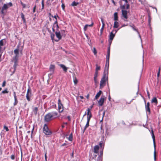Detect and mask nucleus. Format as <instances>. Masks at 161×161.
<instances>
[{"label": "nucleus", "instance_id": "obj_1", "mask_svg": "<svg viewBox=\"0 0 161 161\" xmlns=\"http://www.w3.org/2000/svg\"><path fill=\"white\" fill-rule=\"evenodd\" d=\"M109 67L105 64L103 75L100 82V88H103L105 85L106 81L108 80V75Z\"/></svg>", "mask_w": 161, "mask_h": 161}, {"label": "nucleus", "instance_id": "obj_2", "mask_svg": "<svg viewBox=\"0 0 161 161\" xmlns=\"http://www.w3.org/2000/svg\"><path fill=\"white\" fill-rule=\"evenodd\" d=\"M58 113L56 112L53 111L46 114L44 117L45 121L48 122L55 119L58 117Z\"/></svg>", "mask_w": 161, "mask_h": 161}, {"label": "nucleus", "instance_id": "obj_3", "mask_svg": "<svg viewBox=\"0 0 161 161\" xmlns=\"http://www.w3.org/2000/svg\"><path fill=\"white\" fill-rule=\"evenodd\" d=\"M44 133L46 135H51L52 132L49 129L47 125L45 124L42 129Z\"/></svg>", "mask_w": 161, "mask_h": 161}, {"label": "nucleus", "instance_id": "obj_4", "mask_svg": "<svg viewBox=\"0 0 161 161\" xmlns=\"http://www.w3.org/2000/svg\"><path fill=\"white\" fill-rule=\"evenodd\" d=\"M151 134L152 136V137L153 139V143L154 144V161L156 160V145L155 142V137L153 131V130H151Z\"/></svg>", "mask_w": 161, "mask_h": 161}, {"label": "nucleus", "instance_id": "obj_5", "mask_svg": "<svg viewBox=\"0 0 161 161\" xmlns=\"http://www.w3.org/2000/svg\"><path fill=\"white\" fill-rule=\"evenodd\" d=\"M128 0H121L120 2V4L122 6L123 8L126 9H128L129 5L127 3Z\"/></svg>", "mask_w": 161, "mask_h": 161}, {"label": "nucleus", "instance_id": "obj_6", "mask_svg": "<svg viewBox=\"0 0 161 161\" xmlns=\"http://www.w3.org/2000/svg\"><path fill=\"white\" fill-rule=\"evenodd\" d=\"M110 53V46H109L108 48L107 55L106 56V64L107 66H109V61Z\"/></svg>", "mask_w": 161, "mask_h": 161}, {"label": "nucleus", "instance_id": "obj_7", "mask_svg": "<svg viewBox=\"0 0 161 161\" xmlns=\"http://www.w3.org/2000/svg\"><path fill=\"white\" fill-rule=\"evenodd\" d=\"M122 19H123L124 21H128V16H127V12L126 10H122Z\"/></svg>", "mask_w": 161, "mask_h": 161}, {"label": "nucleus", "instance_id": "obj_8", "mask_svg": "<svg viewBox=\"0 0 161 161\" xmlns=\"http://www.w3.org/2000/svg\"><path fill=\"white\" fill-rule=\"evenodd\" d=\"M6 41L5 39H2L0 41V53H2L4 50L5 48H3V46L4 45V43H5Z\"/></svg>", "mask_w": 161, "mask_h": 161}, {"label": "nucleus", "instance_id": "obj_9", "mask_svg": "<svg viewBox=\"0 0 161 161\" xmlns=\"http://www.w3.org/2000/svg\"><path fill=\"white\" fill-rule=\"evenodd\" d=\"M18 57H19V56H15L13 58L12 61H14V71H15V70H16V67L18 65L17 62H18Z\"/></svg>", "mask_w": 161, "mask_h": 161}, {"label": "nucleus", "instance_id": "obj_10", "mask_svg": "<svg viewBox=\"0 0 161 161\" xmlns=\"http://www.w3.org/2000/svg\"><path fill=\"white\" fill-rule=\"evenodd\" d=\"M63 106L61 102V100L59 99L58 100V109L59 112H62L63 111Z\"/></svg>", "mask_w": 161, "mask_h": 161}, {"label": "nucleus", "instance_id": "obj_11", "mask_svg": "<svg viewBox=\"0 0 161 161\" xmlns=\"http://www.w3.org/2000/svg\"><path fill=\"white\" fill-rule=\"evenodd\" d=\"M31 90L30 87H29L28 89L26 96V98L28 101H30L31 100L30 98V97L31 96Z\"/></svg>", "mask_w": 161, "mask_h": 161}, {"label": "nucleus", "instance_id": "obj_12", "mask_svg": "<svg viewBox=\"0 0 161 161\" xmlns=\"http://www.w3.org/2000/svg\"><path fill=\"white\" fill-rule=\"evenodd\" d=\"M144 99L145 103V108L146 112H148V113L149 114H150L151 113L150 110V107H149L150 103L149 102H148L146 104V100L145 99Z\"/></svg>", "mask_w": 161, "mask_h": 161}, {"label": "nucleus", "instance_id": "obj_13", "mask_svg": "<svg viewBox=\"0 0 161 161\" xmlns=\"http://www.w3.org/2000/svg\"><path fill=\"white\" fill-rule=\"evenodd\" d=\"M47 31L49 32H51V31L48 28V26L47 25H45L43 27L42 31L43 34L45 35L46 32V31Z\"/></svg>", "mask_w": 161, "mask_h": 161}, {"label": "nucleus", "instance_id": "obj_14", "mask_svg": "<svg viewBox=\"0 0 161 161\" xmlns=\"http://www.w3.org/2000/svg\"><path fill=\"white\" fill-rule=\"evenodd\" d=\"M56 36V37L58 38V39L57 40H55L56 42H58L62 38V36L61 35L59 31H56L55 32Z\"/></svg>", "mask_w": 161, "mask_h": 161}, {"label": "nucleus", "instance_id": "obj_15", "mask_svg": "<svg viewBox=\"0 0 161 161\" xmlns=\"http://www.w3.org/2000/svg\"><path fill=\"white\" fill-rule=\"evenodd\" d=\"M104 101V98L103 97H101L100 100L98 101V104L99 106H101L103 104Z\"/></svg>", "mask_w": 161, "mask_h": 161}, {"label": "nucleus", "instance_id": "obj_16", "mask_svg": "<svg viewBox=\"0 0 161 161\" xmlns=\"http://www.w3.org/2000/svg\"><path fill=\"white\" fill-rule=\"evenodd\" d=\"M114 32V30H113L112 31V32H110L109 34V39L111 41H112L114 37L115 36V33L113 34V32Z\"/></svg>", "mask_w": 161, "mask_h": 161}, {"label": "nucleus", "instance_id": "obj_17", "mask_svg": "<svg viewBox=\"0 0 161 161\" xmlns=\"http://www.w3.org/2000/svg\"><path fill=\"white\" fill-rule=\"evenodd\" d=\"M19 45L17 46L16 48L15 49L14 51V53L15 55V56H19Z\"/></svg>", "mask_w": 161, "mask_h": 161}, {"label": "nucleus", "instance_id": "obj_18", "mask_svg": "<svg viewBox=\"0 0 161 161\" xmlns=\"http://www.w3.org/2000/svg\"><path fill=\"white\" fill-rule=\"evenodd\" d=\"M53 27L57 31H58L59 26L58 24L57 21V20L55 21L53 25Z\"/></svg>", "mask_w": 161, "mask_h": 161}, {"label": "nucleus", "instance_id": "obj_19", "mask_svg": "<svg viewBox=\"0 0 161 161\" xmlns=\"http://www.w3.org/2000/svg\"><path fill=\"white\" fill-rule=\"evenodd\" d=\"M99 146L98 145H96L94 147V153H97L98 152Z\"/></svg>", "mask_w": 161, "mask_h": 161}, {"label": "nucleus", "instance_id": "obj_20", "mask_svg": "<svg viewBox=\"0 0 161 161\" xmlns=\"http://www.w3.org/2000/svg\"><path fill=\"white\" fill-rule=\"evenodd\" d=\"M101 21L102 23V25L101 28L100 29V33L102 34L103 33V29L105 26V24L103 21V19L102 18H101Z\"/></svg>", "mask_w": 161, "mask_h": 161}, {"label": "nucleus", "instance_id": "obj_21", "mask_svg": "<svg viewBox=\"0 0 161 161\" xmlns=\"http://www.w3.org/2000/svg\"><path fill=\"white\" fill-rule=\"evenodd\" d=\"M59 66L63 69V70L64 71L66 72L67 71L68 68H67L63 64H59Z\"/></svg>", "mask_w": 161, "mask_h": 161}, {"label": "nucleus", "instance_id": "obj_22", "mask_svg": "<svg viewBox=\"0 0 161 161\" xmlns=\"http://www.w3.org/2000/svg\"><path fill=\"white\" fill-rule=\"evenodd\" d=\"M93 25V23L91 24L90 25H87V24L86 25H85V26L84 27V28H83L84 31H86V30L87 29V28L88 26L91 27V26H92Z\"/></svg>", "mask_w": 161, "mask_h": 161}, {"label": "nucleus", "instance_id": "obj_23", "mask_svg": "<svg viewBox=\"0 0 161 161\" xmlns=\"http://www.w3.org/2000/svg\"><path fill=\"white\" fill-rule=\"evenodd\" d=\"M54 68L55 66L54 65H51L49 67L50 71H51L52 73H53L54 71Z\"/></svg>", "mask_w": 161, "mask_h": 161}, {"label": "nucleus", "instance_id": "obj_24", "mask_svg": "<svg viewBox=\"0 0 161 161\" xmlns=\"http://www.w3.org/2000/svg\"><path fill=\"white\" fill-rule=\"evenodd\" d=\"M102 93L101 91H99V92L96 94L95 96V99H97L100 96Z\"/></svg>", "mask_w": 161, "mask_h": 161}, {"label": "nucleus", "instance_id": "obj_25", "mask_svg": "<svg viewBox=\"0 0 161 161\" xmlns=\"http://www.w3.org/2000/svg\"><path fill=\"white\" fill-rule=\"evenodd\" d=\"M89 122H90V121H88V120L87 121V122H86V125L85 126L84 128V129H83V133L84 132L86 129L89 126Z\"/></svg>", "mask_w": 161, "mask_h": 161}, {"label": "nucleus", "instance_id": "obj_26", "mask_svg": "<svg viewBox=\"0 0 161 161\" xmlns=\"http://www.w3.org/2000/svg\"><path fill=\"white\" fill-rule=\"evenodd\" d=\"M119 23L117 21H115L114 23V28H117L119 27Z\"/></svg>", "mask_w": 161, "mask_h": 161}, {"label": "nucleus", "instance_id": "obj_27", "mask_svg": "<svg viewBox=\"0 0 161 161\" xmlns=\"http://www.w3.org/2000/svg\"><path fill=\"white\" fill-rule=\"evenodd\" d=\"M114 20L115 21H117L118 20V13L115 12L114 14Z\"/></svg>", "mask_w": 161, "mask_h": 161}, {"label": "nucleus", "instance_id": "obj_28", "mask_svg": "<svg viewBox=\"0 0 161 161\" xmlns=\"http://www.w3.org/2000/svg\"><path fill=\"white\" fill-rule=\"evenodd\" d=\"M38 108L37 107H35L33 109V112L35 115H36L37 114Z\"/></svg>", "mask_w": 161, "mask_h": 161}, {"label": "nucleus", "instance_id": "obj_29", "mask_svg": "<svg viewBox=\"0 0 161 161\" xmlns=\"http://www.w3.org/2000/svg\"><path fill=\"white\" fill-rule=\"evenodd\" d=\"M151 102L152 103H155L156 104H157L158 103L156 97H153L151 100Z\"/></svg>", "mask_w": 161, "mask_h": 161}, {"label": "nucleus", "instance_id": "obj_30", "mask_svg": "<svg viewBox=\"0 0 161 161\" xmlns=\"http://www.w3.org/2000/svg\"><path fill=\"white\" fill-rule=\"evenodd\" d=\"M21 18H22V20L23 21V22L24 23H25L26 20H25V19L24 17V14H23V13H21Z\"/></svg>", "mask_w": 161, "mask_h": 161}, {"label": "nucleus", "instance_id": "obj_31", "mask_svg": "<svg viewBox=\"0 0 161 161\" xmlns=\"http://www.w3.org/2000/svg\"><path fill=\"white\" fill-rule=\"evenodd\" d=\"M100 155L98 157V158L99 159L101 160L102 159V157L103 155V149L102 151H100Z\"/></svg>", "mask_w": 161, "mask_h": 161}, {"label": "nucleus", "instance_id": "obj_32", "mask_svg": "<svg viewBox=\"0 0 161 161\" xmlns=\"http://www.w3.org/2000/svg\"><path fill=\"white\" fill-rule=\"evenodd\" d=\"M68 139V140L69 141H72V140H73V135H72V133H71L69 135V136Z\"/></svg>", "mask_w": 161, "mask_h": 161}, {"label": "nucleus", "instance_id": "obj_33", "mask_svg": "<svg viewBox=\"0 0 161 161\" xmlns=\"http://www.w3.org/2000/svg\"><path fill=\"white\" fill-rule=\"evenodd\" d=\"M79 4L78 2H76L75 1H73L71 4V5L72 6H77Z\"/></svg>", "mask_w": 161, "mask_h": 161}, {"label": "nucleus", "instance_id": "obj_34", "mask_svg": "<svg viewBox=\"0 0 161 161\" xmlns=\"http://www.w3.org/2000/svg\"><path fill=\"white\" fill-rule=\"evenodd\" d=\"M50 33H51V39L52 40V41H55V40L54 39V37H55L54 34L53 33H52L51 32Z\"/></svg>", "mask_w": 161, "mask_h": 161}, {"label": "nucleus", "instance_id": "obj_35", "mask_svg": "<svg viewBox=\"0 0 161 161\" xmlns=\"http://www.w3.org/2000/svg\"><path fill=\"white\" fill-rule=\"evenodd\" d=\"M100 69V67L98 66L97 64L96 65V72H98V71Z\"/></svg>", "mask_w": 161, "mask_h": 161}, {"label": "nucleus", "instance_id": "obj_36", "mask_svg": "<svg viewBox=\"0 0 161 161\" xmlns=\"http://www.w3.org/2000/svg\"><path fill=\"white\" fill-rule=\"evenodd\" d=\"M92 117V114H90V115H87V120L90 121Z\"/></svg>", "mask_w": 161, "mask_h": 161}, {"label": "nucleus", "instance_id": "obj_37", "mask_svg": "<svg viewBox=\"0 0 161 161\" xmlns=\"http://www.w3.org/2000/svg\"><path fill=\"white\" fill-rule=\"evenodd\" d=\"M74 82L75 84H76L78 83V80L76 77H74Z\"/></svg>", "mask_w": 161, "mask_h": 161}, {"label": "nucleus", "instance_id": "obj_38", "mask_svg": "<svg viewBox=\"0 0 161 161\" xmlns=\"http://www.w3.org/2000/svg\"><path fill=\"white\" fill-rule=\"evenodd\" d=\"M50 16H51L52 17H53V18H55L56 19V20H57V17L59 18L58 16V15L57 14H56V15H55L54 16H53V15H52L51 14H50Z\"/></svg>", "mask_w": 161, "mask_h": 161}, {"label": "nucleus", "instance_id": "obj_39", "mask_svg": "<svg viewBox=\"0 0 161 161\" xmlns=\"http://www.w3.org/2000/svg\"><path fill=\"white\" fill-rule=\"evenodd\" d=\"M14 105L15 106V105H16L18 103V101L17 100V98H14Z\"/></svg>", "mask_w": 161, "mask_h": 161}, {"label": "nucleus", "instance_id": "obj_40", "mask_svg": "<svg viewBox=\"0 0 161 161\" xmlns=\"http://www.w3.org/2000/svg\"><path fill=\"white\" fill-rule=\"evenodd\" d=\"M130 27H131L134 31L138 32L135 26L134 25H130Z\"/></svg>", "mask_w": 161, "mask_h": 161}, {"label": "nucleus", "instance_id": "obj_41", "mask_svg": "<svg viewBox=\"0 0 161 161\" xmlns=\"http://www.w3.org/2000/svg\"><path fill=\"white\" fill-rule=\"evenodd\" d=\"M20 3L22 6L23 8H24L26 7V5L23 3L21 1H20Z\"/></svg>", "mask_w": 161, "mask_h": 161}, {"label": "nucleus", "instance_id": "obj_42", "mask_svg": "<svg viewBox=\"0 0 161 161\" xmlns=\"http://www.w3.org/2000/svg\"><path fill=\"white\" fill-rule=\"evenodd\" d=\"M2 93H8V91H7V89H6L2 91Z\"/></svg>", "mask_w": 161, "mask_h": 161}, {"label": "nucleus", "instance_id": "obj_43", "mask_svg": "<svg viewBox=\"0 0 161 161\" xmlns=\"http://www.w3.org/2000/svg\"><path fill=\"white\" fill-rule=\"evenodd\" d=\"M42 9H43L44 8V0H42Z\"/></svg>", "mask_w": 161, "mask_h": 161}, {"label": "nucleus", "instance_id": "obj_44", "mask_svg": "<svg viewBox=\"0 0 161 161\" xmlns=\"http://www.w3.org/2000/svg\"><path fill=\"white\" fill-rule=\"evenodd\" d=\"M87 115H90V114H92L90 112V109L89 108H88V109L87 110Z\"/></svg>", "mask_w": 161, "mask_h": 161}, {"label": "nucleus", "instance_id": "obj_45", "mask_svg": "<svg viewBox=\"0 0 161 161\" xmlns=\"http://www.w3.org/2000/svg\"><path fill=\"white\" fill-rule=\"evenodd\" d=\"M97 75H98V72H95V73L94 75V77H95V78H97Z\"/></svg>", "mask_w": 161, "mask_h": 161}, {"label": "nucleus", "instance_id": "obj_46", "mask_svg": "<svg viewBox=\"0 0 161 161\" xmlns=\"http://www.w3.org/2000/svg\"><path fill=\"white\" fill-rule=\"evenodd\" d=\"M93 52L95 55L97 53V51L96 48L94 47L93 48Z\"/></svg>", "mask_w": 161, "mask_h": 161}, {"label": "nucleus", "instance_id": "obj_47", "mask_svg": "<svg viewBox=\"0 0 161 161\" xmlns=\"http://www.w3.org/2000/svg\"><path fill=\"white\" fill-rule=\"evenodd\" d=\"M11 159L12 160H14L15 159V157L14 154L12 155L11 156Z\"/></svg>", "mask_w": 161, "mask_h": 161}, {"label": "nucleus", "instance_id": "obj_48", "mask_svg": "<svg viewBox=\"0 0 161 161\" xmlns=\"http://www.w3.org/2000/svg\"><path fill=\"white\" fill-rule=\"evenodd\" d=\"M4 129H5L7 131H8L9 130V129L8 127L5 125L4 127Z\"/></svg>", "mask_w": 161, "mask_h": 161}, {"label": "nucleus", "instance_id": "obj_49", "mask_svg": "<svg viewBox=\"0 0 161 161\" xmlns=\"http://www.w3.org/2000/svg\"><path fill=\"white\" fill-rule=\"evenodd\" d=\"M6 83V81L5 80L3 82L2 84V86L3 87H4L5 86Z\"/></svg>", "mask_w": 161, "mask_h": 161}, {"label": "nucleus", "instance_id": "obj_50", "mask_svg": "<svg viewBox=\"0 0 161 161\" xmlns=\"http://www.w3.org/2000/svg\"><path fill=\"white\" fill-rule=\"evenodd\" d=\"M34 129V126H33V128L32 129V131H31V138H32V133H33Z\"/></svg>", "mask_w": 161, "mask_h": 161}, {"label": "nucleus", "instance_id": "obj_51", "mask_svg": "<svg viewBox=\"0 0 161 161\" xmlns=\"http://www.w3.org/2000/svg\"><path fill=\"white\" fill-rule=\"evenodd\" d=\"M3 151L1 147L0 146V155L2 154Z\"/></svg>", "mask_w": 161, "mask_h": 161}, {"label": "nucleus", "instance_id": "obj_52", "mask_svg": "<svg viewBox=\"0 0 161 161\" xmlns=\"http://www.w3.org/2000/svg\"><path fill=\"white\" fill-rule=\"evenodd\" d=\"M13 95L14 96V98H17V97L16 95V93L15 92H13Z\"/></svg>", "mask_w": 161, "mask_h": 161}, {"label": "nucleus", "instance_id": "obj_53", "mask_svg": "<svg viewBox=\"0 0 161 161\" xmlns=\"http://www.w3.org/2000/svg\"><path fill=\"white\" fill-rule=\"evenodd\" d=\"M61 6H62L63 9L64 10V7H65V6H64V3H62V4Z\"/></svg>", "mask_w": 161, "mask_h": 161}, {"label": "nucleus", "instance_id": "obj_54", "mask_svg": "<svg viewBox=\"0 0 161 161\" xmlns=\"http://www.w3.org/2000/svg\"><path fill=\"white\" fill-rule=\"evenodd\" d=\"M45 158L46 161H47V153L46 152L45 154Z\"/></svg>", "mask_w": 161, "mask_h": 161}, {"label": "nucleus", "instance_id": "obj_55", "mask_svg": "<svg viewBox=\"0 0 161 161\" xmlns=\"http://www.w3.org/2000/svg\"><path fill=\"white\" fill-rule=\"evenodd\" d=\"M36 8V6L35 5L33 8V13H34L35 12V10Z\"/></svg>", "mask_w": 161, "mask_h": 161}, {"label": "nucleus", "instance_id": "obj_56", "mask_svg": "<svg viewBox=\"0 0 161 161\" xmlns=\"http://www.w3.org/2000/svg\"><path fill=\"white\" fill-rule=\"evenodd\" d=\"M147 96H148V98H150V93L148 91H147Z\"/></svg>", "mask_w": 161, "mask_h": 161}, {"label": "nucleus", "instance_id": "obj_57", "mask_svg": "<svg viewBox=\"0 0 161 161\" xmlns=\"http://www.w3.org/2000/svg\"><path fill=\"white\" fill-rule=\"evenodd\" d=\"M148 21L149 25L150 26V25L151 19L150 18H149L148 19Z\"/></svg>", "mask_w": 161, "mask_h": 161}, {"label": "nucleus", "instance_id": "obj_58", "mask_svg": "<svg viewBox=\"0 0 161 161\" xmlns=\"http://www.w3.org/2000/svg\"><path fill=\"white\" fill-rule=\"evenodd\" d=\"M67 118L69 121H70L71 120V118L69 116H67Z\"/></svg>", "mask_w": 161, "mask_h": 161}, {"label": "nucleus", "instance_id": "obj_59", "mask_svg": "<svg viewBox=\"0 0 161 161\" xmlns=\"http://www.w3.org/2000/svg\"><path fill=\"white\" fill-rule=\"evenodd\" d=\"M108 41H109V46H110V45L111 44V43L112 41H111L109 39V40H108Z\"/></svg>", "mask_w": 161, "mask_h": 161}, {"label": "nucleus", "instance_id": "obj_60", "mask_svg": "<svg viewBox=\"0 0 161 161\" xmlns=\"http://www.w3.org/2000/svg\"><path fill=\"white\" fill-rule=\"evenodd\" d=\"M127 25H127L124 24V25H123L120 28H122V27H124L125 26Z\"/></svg>", "mask_w": 161, "mask_h": 161}, {"label": "nucleus", "instance_id": "obj_61", "mask_svg": "<svg viewBox=\"0 0 161 161\" xmlns=\"http://www.w3.org/2000/svg\"><path fill=\"white\" fill-rule=\"evenodd\" d=\"M67 145V144L66 143H64V144H62V145H61V146H65V145Z\"/></svg>", "mask_w": 161, "mask_h": 161}, {"label": "nucleus", "instance_id": "obj_62", "mask_svg": "<svg viewBox=\"0 0 161 161\" xmlns=\"http://www.w3.org/2000/svg\"><path fill=\"white\" fill-rule=\"evenodd\" d=\"M160 75V72H158L157 75V76L158 77H159Z\"/></svg>", "mask_w": 161, "mask_h": 161}, {"label": "nucleus", "instance_id": "obj_63", "mask_svg": "<svg viewBox=\"0 0 161 161\" xmlns=\"http://www.w3.org/2000/svg\"><path fill=\"white\" fill-rule=\"evenodd\" d=\"M89 97V94H88L87 96H86V97L87 99H88Z\"/></svg>", "mask_w": 161, "mask_h": 161}, {"label": "nucleus", "instance_id": "obj_64", "mask_svg": "<svg viewBox=\"0 0 161 161\" xmlns=\"http://www.w3.org/2000/svg\"><path fill=\"white\" fill-rule=\"evenodd\" d=\"M79 97L81 99H83L84 98L82 96H80Z\"/></svg>", "mask_w": 161, "mask_h": 161}]
</instances>
